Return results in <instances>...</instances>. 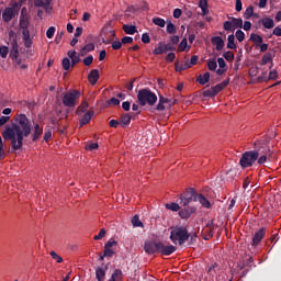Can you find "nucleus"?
Masks as SVG:
<instances>
[{
    "label": "nucleus",
    "instance_id": "1",
    "mask_svg": "<svg viewBox=\"0 0 281 281\" xmlns=\"http://www.w3.org/2000/svg\"><path fill=\"white\" fill-rule=\"evenodd\" d=\"M14 122L11 126L5 125L2 137L11 140L12 150H21L23 148V137H30L32 125L25 114L16 115Z\"/></svg>",
    "mask_w": 281,
    "mask_h": 281
},
{
    "label": "nucleus",
    "instance_id": "2",
    "mask_svg": "<svg viewBox=\"0 0 281 281\" xmlns=\"http://www.w3.org/2000/svg\"><path fill=\"white\" fill-rule=\"evenodd\" d=\"M139 106H155L157 104V94L150 89H140L137 93Z\"/></svg>",
    "mask_w": 281,
    "mask_h": 281
},
{
    "label": "nucleus",
    "instance_id": "3",
    "mask_svg": "<svg viewBox=\"0 0 281 281\" xmlns=\"http://www.w3.org/2000/svg\"><path fill=\"white\" fill-rule=\"evenodd\" d=\"M169 238L173 245H183L190 238V234L188 233L187 227L176 226L171 229Z\"/></svg>",
    "mask_w": 281,
    "mask_h": 281
},
{
    "label": "nucleus",
    "instance_id": "4",
    "mask_svg": "<svg viewBox=\"0 0 281 281\" xmlns=\"http://www.w3.org/2000/svg\"><path fill=\"white\" fill-rule=\"evenodd\" d=\"M260 157V151L256 150H250V151H245L241 155V158L239 159V166L241 168H251L256 161H258V158Z\"/></svg>",
    "mask_w": 281,
    "mask_h": 281
},
{
    "label": "nucleus",
    "instance_id": "5",
    "mask_svg": "<svg viewBox=\"0 0 281 281\" xmlns=\"http://www.w3.org/2000/svg\"><path fill=\"white\" fill-rule=\"evenodd\" d=\"M80 95L81 93L79 90H70L69 92L64 93L61 99L64 106L74 109V106L78 104V100H80Z\"/></svg>",
    "mask_w": 281,
    "mask_h": 281
},
{
    "label": "nucleus",
    "instance_id": "6",
    "mask_svg": "<svg viewBox=\"0 0 281 281\" xmlns=\"http://www.w3.org/2000/svg\"><path fill=\"white\" fill-rule=\"evenodd\" d=\"M256 153H259V157L257 158V164L259 166H265L267 161H273V151L267 145L259 147Z\"/></svg>",
    "mask_w": 281,
    "mask_h": 281
},
{
    "label": "nucleus",
    "instance_id": "7",
    "mask_svg": "<svg viewBox=\"0 0 281 281\" xmlns=\"http://www.w3.org/2000/svg\"><path fill=\"white\" fill-rule=\"evenodd\" d=\"M192 201H196V192L192 188L187 189L186 192L180 194V204L184 207L190 205Z\"/></svg>",
    "mask_w": 281,
    "mask_h": 281
},
{
    "label": "nucleus",
    "instance_id": "8",
    "mask_svg": "<svg viewBox=\"0 0 281 281\" xmlns=\"http://www.w3.org/2000/svg\"><path fill=\"white\" fill-rule=\"evenodd\" d=\"M161 241H153L147 240L144 245V250L148 254V256H153L155 254H159Z\"/></svg>",
    "mask_w": 281,
    "mask_h": 281
},
{
    "label": "nucleus",
    "instance_id": "9",
    "mask_svg": "<svg viewBox=\"0 0 281 281\" xmlns=\"http://www.w3.org/2000/svg\"><path fill=\"white\" fill-rule=\"evenodd\" d=\"M19 14V9L16 7H7L2 12V21L4 23H10Z\"/></svg>",
    "mask_w": 281,
    "mask_h": 281
},
{
    "label": "nucleus",
    "instance_id": "10",
    "mask_svg": "<svg viewBox=\"0 0 281 281\" xmlns=\"http://www.w3.org/2000/svg\"><path fill=\"white\" fill-rule=\"evenodd\" d=\"M113 247H117V241L115 239L111 238L104 245L103 256H105V258H113V256H115V250L113 249Z\"/></svg>",
    "mask_w": 281,
    "mask_h": 281
},
{
    "label": "nucleus",
    "instance_id": "11",
    "mask_svg": "<svg viewBox=\"0 0 281 281\" xmlns=\"http://www.w3.org/2000/svg\"><path fill=\"white\" fill-rule=\"evenodd\" d=\"M223 87L218 83L214 87H212L209 90H205L202 95L203 98H216V95H218V93H221V91H223Z\"/></svg>",
    "mask_w": 281,
    "mask_h": 281
},
{
    "label": "nucleus",
    "instance_id": "12",
    "mask_svg": "<svg viewBox=\"0 0 281 281\" xmlns=\"http://www.w3.org/2000/svg\"><path fill=\"white\" fill-rule=\"evenodd\" d=\"M175 251H177V246L165 245L164 243L160 241V248L158 254H161V256H172Z\"/></svg>",
    "mask_w": 281,
    "mask_h": 281
},
{
    "label": "nucleus",
    "instance_id": "13",
    "mask_svg": "<svg viewBox=\"0 0 281 281\" xmlns=\"http://www.w3.org/2000/svg\"><path fill=\"white\" fill-rule=\"evenodd\" d=\"M266 234L267 228H260L258 232H256L251 241L252 247H258V244L262 243V238H265Z\"/></svg>",
    "mask_w": 281,
    "mask_h": 281
},
{
    "label": "nucleus",
    "instance_id": "14",
    "mask_svg": "<svg viewBox=\"0 0 281 281\" xmlns=\"http://www.w3.org/2000/svg\"><path fill=\"white\" fill-rule=\"evenodd\" d=\"M273 56L274 55L272 53L263 54L259 65L261 67H265V65H269L270 64L269 69H273Z\"/></svg>",
    "mask_w": 281,
    "mask_h": 281
},
{
    "label": "nucleus",
    "instance_id": "15",
    "mask_svg": "<svg viewBox=\"0 0 281 281\" xmlns=\"http://www.w3.org/2000/svg\"><path fill=\"white\" fill-rule=\"evenodd\" d=\"M195 212H196V207H194V206H187V207H184V209L179 211V216L184 218V220H188Z\"/></svg>",
    "mask_w": 281,
    "mask_h": 281
},
{
    "label": "nucleus",
    "instance_id": "16",
    "mask_svg": "<svg viewBox=\"0 0 281 281\" xmlns=\"http://www.w3.org/2000/svg\"><path fill=\"white\" fill-rule=\"evenodd\" d=\"M212 45H215V49L217 52L223 50V47H225V41H223V37L221 36H214L211 38Z\"/></svg>",
    "mask_w": 281,
    "mask_h": 281
},
{
    "label": "nucleus",
    "instance_id": "17",
    "mask_svg": "<svg viewBox=\"0 0 281 281\" xmlns=\"http://www.w3.org/2000/svg\"><path fill=\"white\" fill-rule=\"evenodd\" d=\"M88 80L90 85H98V80H100V71L98 69H93L88 75Z\"/></svg>",
    "mask_w": 281,
    "mask_h": 281
},
{
    "label": "nucleus",
    "instance_id": "18",
    "mask_svg": "<svg viewBox=\"0 0 281 281\" xmlns=\"http://www.w3.org/2000/svg\"><path fill=\"white\" fill-rule=\"evenodd\" d=\"M166 104L170 106V99L159 95V102L156 106V111H166Z\"/></svg>",
    "mask_w": 281,
    "mask_h": 281
},
{
    "label": "nucleus",
    "instance_id": "19",
    "mask_svg": "<svg viewBox=\"0 0 281 281\" xmlns=\"http://www.w3.org/2000/svg\"><path fill=\"white\" fill-rule=\"evenodd\" d=\"M9 38L11 50L19 52V42L16 41V35L14 34V31L9 32Z\"/></svg>",
    "mask_w": 281,
    "mask_h": 281
},
{
    "label": "nucleus",
    "instance_id": "20",
    "mask_svg": "<svg viewBox=\"0 0 281 281\" xmlns=\"http://www.w3.org/2000/svg\"><path fill=\"white\" fill-rule=\"evenodd\" d=\"M93 115H94V112L91 110L86 112L79 122L80 126H85V125L89 124L91 122V119L93 117Z\"/></svg>",
    "mask_w": 281,
    "mask_h": 281
},
{
    "label": "nucleus",
    "instance_id": "21",
    "mask_svg": "<svg viewBox=\"0 0 281 281\" xmlns=\"http://www.w3.org/2000/svg\"><path fill=\"white\" fill-rule=\"evenodd\" d=\"M260 23L266 27V30H272V27H276V22H273V19L271 18H263L260 20Z\"/></svg>",
    "mask_w": 281,
    "mask_h": 281
},
{
    "label": "nucleus",
    "instance_id": "22",
    "mask_svg": "<svg viewBox=\"0 0 281 281\" xmlns=\"http://www.w3.org/2000/svg\"><path fill=\"white\" fill-rule=\"evenodd\" d=\"M196 201H199L202 207H205L206 210H210V207H212V203H210V200H207L203 194H199Z\"/></svg>",
    "mask_w": 281,
    "mask_h": 281
},
{
    "label": "nucleus",
    "instance_id": "23",
    "mask_svg": "<svg viewBox=\"0 0 281 281\" xmlns=\"http://www.w3.org/2000/svg\"><path fill=\"white\" fill-rule=\"evenodd\" d=\"M249 41H251L252 43H255L256 47H260V45H262V43H263L265 40H263L262 36H260L259 34L251 33Z\"/></svg>",
    "mask_w": 281,
    "mask_h": 281
},
{
    "label": "nucleus",
    "instance_id": "24",
    "mask_svg": "<svg viewBox=\"0 0 281 281\" xmlns=\"http://www.w3.org/2000/svg\"><path fill=\"white\" fill-rule=\"evenodd\" d=\"M20 27L22 32H30V18H20Z\"/></svg>",
    "mask_w": 281,
    "mask_h": 281
},
{
    "label": "nucleus",
    "instance_id": "25",
    "mask_svg": "<svg viewBox=\"0 0 281 281\" xmlns=\"http://www.w3.org/2000/svg\"><path fill=\"white\" fill-rule=\"evenodd\" d=\"M106 276V267L104 268H97L95 270V278L98 281H104V277Z\"/></svg>",
    "mask_w": 281,
    "mask_h": 281
},
{
    "label": "nucleus",
    "instance_id": "26",
    "mask_svg": "<svg viewBox=\"0 0 281 281\" xmlns=\"http://www.w3.org/2000/svg\"><path fill=\"white\" fill-rule=\"evenodd\" d=\"M199 8L202 10V16H207V14H210V9H207V0H200Z\"/></svg>",
    "mask_w": 281,
    "mask_h": 281
},
{
    "label": "nucleus",
    "instance_id": "27",
    "mask_svg": "<svg viewBox=\"0 0 281 281\" xmlns=\"http://www.w3.org/2000/svg\"><path fill=\"white\" fill-rule=\"evenodd\" d=\"M41 135H43V130L41 128V125L36 124L32 134L33 142H36Z\"/></svg>",
    "mask_w": 281,
    "mask_h": 281
},
{
    "label": "nucleus",
    "instance_id": "28",
    "mask_svg": "<svg viewBox=\"0 0 281 281\" xmlns=\"http://www.w3.org/2000/svg\"><path fill=\"white\" fill-rule=\"evenodd\" d=\"M196 82H199L200 85H207V82H210V72H204V75H200L196 78Z\"/></svg>",
    "mask_w": 281,
    "mask_h": 281
},
{
    "label": "nucleus",
    "instance_id": "29",
    "mask_svg": "<svg viewBox=\"0 0 281 281\" xmlns=\"http://www.w3.org/2000/svg\"><path fill=\"white\" fill-rule=\"evenodd\" d=\"M131 124V115L125 113L121 116V126L122 128H126Z\"/></svg>",
    "mask_w": 281,
    "mask_h": 281
},
{
    "label": "nucleus",
    "instance_id": "30",
    "mask_svg": "<svg viewBox=\"0 0 281 281\" xmlns=\"http://www.w3.org/2000/svg\"><path fill=\"white\" fill-rule=\"evenodd\" d=\"M123 31L125 32V34H136L137 32V26L136 25H128V24H124L123 25Z\"/></svg>",
    "mask_w": 281,
    "mask_h": 281
},
{
    "label": "nucleus",
    "instance_id": "31",
    "mask_svg": "<svg viewBox=\"0 0 281 281\" xmlns=\"http://www.w3.org/2000/svg\"><path fill=\"white\" fill-rule=\"evenodd\" d=\"M227 41V49H236V36L231 34L228 35Z\"/></svg>",
    "mask_w": 281,
    "mask_h": 281
},
{
    "label": "nucleus",
    "instance_id": "32",
    "mask_svg": "<svg viewBox=\"0 0 281 281\" xmlns=\"http://www.w3.org/2000/svg\"><path fill=\"white\" fill-rule=\"evenodd\" d=\"M233 30H243V19L232 18Z\"/></svg>",
    "mask_w": 281,
    "mask_h": 281
},
{
    "label": "nucleus",
    "instance_id": "33",
    "mask_svg": "<svg viewBox=\"0 0 281 281\" xmlns=\"http://www.w3.org/2000/svg\"><path fill=\"white\" fill-rule=\"evenodd\" d=\"M87 109H89V102H87V100H83L81 104L77 108V115H80V113H86Z\"/></svg>",
    "mask_w": 281,
    "mask_h": 281
},
{
    "label": "nucleus",
    "instance_id": "34",
    "mask_svg": "<svg viewBox=\"0 0 281 281\" xmlns=\"http://www.w3.org/2000/svg\"><path fill=\"white\" fill-rule=\"evenodd\" d=\"M23 41L25 47H32V40L30 37V32H22Z\"/></svg>",
    "mask_w": 281,
    "mask_h": 281
},
{
    "label": "nucleus",
    "instance_id": "35",
    "mask_svg": "<svg viewBox=\"0 0 281 281\" xmlns=\"http://www.w3.org/2000/svg\"><path fill=\"white\" fill-rule=\"evenodd\" d=\"M166 210H170L171 212H179V210H181V206H179L178 203H169L165 205Z\"/></svg>",
    "mask_w": 281,
    "mask_h": 281
},
{
    "label": "nucleus",
    "instance_id": "36",
    "mask_svg": "<svg viewBox=\"0 0 281 281\" xmlns=\"http://www.w3.org/2000/svg\"><path fill=\"white\" fill-rule=\"evenodd\" d=\"M122 276H123L122 270L116 269L112 273L111 279L114 280V281H122Z\"/></svg>",
    "mask_w": 281,
    "mask_h": 281
},
{
    "label": "nucleus",
    "instance_id": "37",
    "mask_svg": "<svg viewBox=\"0 0 281 281\" xmlns=\"http://www.w3.org/2000/svg\"><path fill=\"white\" fill-rule=\"evenodd\" d=\"M132 225L133 227H144V223H142V220H139V215H135L132 218Z\"/></svg>",
    "mask_w": 281,
    "mask_h": 281
},
{
    "label": "nucleus",
    "instance_id": "38",
    "mask_svg": "<svg viewBox=\"0 0 281 281\" xmlns=\"http://www.w3.org/2000/svg\"><path fill=\"white\" fill-rule=\"evenodd\" d=\"M167 50H166V44L165 45H160L158 47H156L154 50H153V54H155V56H159L161 54H166Z\"/></svg>",
    "mask_w": 281,
    "mask_h": 281
},
{
    "label": "nucleus",
    "instance_id": "39",
    "mask_svg": "<svg viewBox=\"0 0 281 281\" xmlns=\"http://www.w3.org/2000/svg\"><path fill=\"white\" fill-rule=\"evenodd\" d=\"M153 24L158 25V27H166V20H164L161 18H154Z\"/></svg>",
    "mask_w": 281,
    "mask_h": 281
},
{
    "label": "nucleus",
    "instance_id": "40",
    "mask_svg": "<svg viewBox=\"0 0 281 281\" xmlns=\"http://www.w3.org/2000/svg\"><path fill=\"white\" fill-rule=\"evenodd\" d=\"M61 67L65 71H69V69L71 68V60H69V58H64L61 61Z\"/></svg>",
    "mask_w": 281,
    "mask_h": 281
},
{
    "label": "nucleus",
    "instance_id": "41",
    "mask_svg": "<svg viewBox=\"0 0 281 281\" xmlns=\"http://www.w3.org/2000/svg\"><path fill=\"white\" fill-rule=\"evenodd\" d=\"M223 27H224L225 32H234L235 31L234 24L232 23V21H225L223 23Z\"/></svg>",
    "mask_w": 281,
    "mask_h": 281
},
{
    "label": "nucleus",
    "instance_id": "42",
    "mask_svg": "<svg viewBox=\"0 0 281 281\" xmlns=\"http://www.w3.org/2000/svg\"><path fill=\"white\" fill-rule=\"evenodd\" d=\"M167 33L168 34H177V26H175V23H172V22L167 23Z\"/></svg>",
    "mask_w": 281,
    "mask_h": 281
},
{
    "label": "nucleus",
    "instance_id": "43",
    "mask_svg": "<svg viewBox=\"0 0 281 281\" xmlns=\"http://www.w3.org/2000/svg\"><path fill=\"white\" fill-rule=\"evenodd\" d=\"M216 67H218V64H216V59H210L207 61V68L210 71H216Z\"/></svg>",
    "mask_w": 281,
    "mask_h": 281
},
{
    "label": "nucleus",
    "instance_id": "44",
    "mask_svg": "<svg viewBox=\"0 0 281 281\" xmlns=\"http://www.w3.org/2000/svg\"><path fill=\"white\" fill-rule=\"evenodd\" d=\"M188 48V38H183L179 46H178V52H186V49Z\"/></svg>",
    "mask_w": 281,
    "mask_h": 281
},
{
    "label": "nucleus",
    "instance_id": "45",
    "mask_svg": "<svg viewBox=\"0 0 281 281\" xmlns=\"http://www.w3.org/2000/svg\"><path fill=\"white\" fill-rule=\"evenodd\" d=\"M250 16H254V7L249 5L244 12V19L249 20Z\"/></svg>",
    "mask_w": 281,
    "mask_h": 281
},
{
    "label": "nucleus",
    "instance_id": "46",
    "mask_svg": "<svg viewBox=\"0 0 281 281\" xmlns=\"http://www.w3.org/2000/svg\"><path fill=\"white\" fill-rule=\"evenodd\" d=\"M223 57H224L225 60H227L228 63H232V60H234V53H233L232 50L224 52V53H223Z\"/></svg>",
    "mask_w": 281,
    "mask_h": 281
},
{
    "label": "nucleus",
    "instance_id": "47",
    "mask_svg": "<svg viewBox=\"0 0 281 281\" xmlns=\"http://www.w3.org/2000/svg\"><path fill=\"white\" fill-rule=\"evenodd\" d=\"M235 36L239 43H243V41H245V32H243V30H237Z\"/></svg>",
    "mask_w": 281,
    "mask_h": 281
},
{
    "label": "nucleus",
    "instance_id": "48",
    "mask_svg": "<svg viewBox=\"0 0 281 281\" xmlns=\"http://www.w3.org/2000/svg\"><path fill=\"white\" fill-rule=\"evenodd\" d=\"M9 53H10V49L8 48V46H0L1 58H8Z\"/></svg>",
    "mask_w": 281,
    "mask_h": 281
},
{
    "label": "nucleus",
    "instance_id": "49",
    "mask_svg": "<svg viewBox=\"0 0 281 281\" xmlns=\"http://www.w3.org/2000/svg\"><path fill=\"white\" fill-rule=\"evenodd\" d=\"M269 77H267V71L262 72L261 76L257 78L258 83L268 82Z\"/></svg>",
    "mask_w": 281,
    "mask_h": 281
},
{
    "label": "nucleus",
    "instance_id": "50",
    "mask_svg": "<svg viewBox=\"0 0 281 281\" xmlns=\"http://www.w3.org/2000/svg\"><path fill=\"white\" fill-rule=\"evenodd\" d=\"M106 236V229L101 228L99 234L94 236V240H102Z\"/></svg>",
    "mask_w": 281,
    "mask_h": 281
},
{
    "label": "nucleus",
    "instance_id": "51",
    "mask_svg": "<svg viewBox=\"0 0 281 281\" xmlns=\"http://www.w3.org/2000/svg\"><path fill=\"white\" fill-rule=\"evenodd\" d=\"M54 34H56V27L54 26L48 27V30L46 31L47 38H54Z\"/></svg>",
    "mask_w": 281,
    "mask_h": 281
},
{
    "label": "nucleus",
    "instance_id": "52",
    "mask_svg": "<svg viewBox=\"0 0 281 281\" xmlns=\"http://www.w3.org/2000/svg\"><path fill=\"white\" fill-rule=\"evenodd\" d=\"M5 159V149H3V138L0 136V160Z\"/></svg>",
    "mask_w": 281,
    "mask_h": 281
},
{
    "label": "nucleus",
    "instance_id": "53",
    "mask_svg": "<svg viewBox=\"0 0 281 281\" xmlns=\"http://www.w3.org/2000/svg\"><path fill=\"white\" fill-rule=\"evenodd\" d=\"M50 256L53 260H56V262L58 263L63 262V257H60V255H58L56 251H50Z\"/></svg>",
    "mask_w": 281,
    "mask_h": 281
},
{
    "label": "nucleus",
    "instance_id": "54",
    "mask_svg": "<svg viewBox=\"0 0 281 281\" xmlns=\"http://www.w3.org/2000/svg\"><path fill=\"white\" fill-rule=\"evenodd\" d=\"M20 19H30V14L27 13V8L23 7L21 9Z\"/></svg>",
    "mask_w": 281,
    "mask_h": 281
},
{
    "label": "nucleus",
    "instance_id": "55",
    "mask_svg": "<svg viewBox=\"0 0 281 281\" xmlns=\"http://www.w3.org/2000/svg\"><path fill=\"white\" fill-rule=\"evenodd\" d=\"M92 63H93L92 55H89L88 57L83 58V65H86V67H89Z\"/></svg>",
    "mask_w": 281,
    "mask_h": 281
},
{
    "label": "nucleus",
    "instance_id": "56",
    "mask_svg": "<svg viewBox=\"0 0 281 281\" xmlns=\"http://www.w3.org/2000/svg\"><path fill=\"white\" fill-rule=\"evenodd\" d=\"M176 58H177V55H176L175 53H169V54L166 56V61H167V63H173Z\"/></svg>",
    "mask_w": 281,
    "mask_h": 281
},
{
    "label": "nucleus",
    "instance_id": "57",
    "mask_svg": "<svg viewBox=\"0 0 281 281\" xmlns=\"http://www.w3.org/2000/svg\"><path fill=\"white\" fill-rule=\"evenodd\" d=\"M98 147H99L98 143H90L86 145V150H97Z\"/></svg>",
    "mask_w": 281,
    "mask_h": 281
},
{
    "label": "nucleus",
    "instance_id": "58",
    "mask_svg": "<svg viewBox=\"0 0 281 281\" xmlns=\"http://www.w3.org/2000/svg\"><path fill=\"white\" fill-rule=\"evenodd\" d=\"M278 79V71L271 70L268 76V80H277Z\"/></svg>",
    "mask_w": 281,
    "mask_h": 281
},
{
    "label": "nucleus",
    "instance_id": "59",
    "mask_svg": "<svg viewBox=\"0 0 281 281\" xmlns=\"http://www.w3.org/2000/svg\"><path fill=\"white\" fill-rule=\"evenodd\" d=\"M78 63H80V55L79 54H77L72 57L71 67H76V65H78Z\"/></svg>",
    "mask_w": 281,
    "mask_h": 281
},
{
    "label": "nucleus",
    "instance_id": "60",
    "mask_svg": "<svg viewBox=\"0 0 281 281\" xmlns=\"http://www.w3.org/2000/svg\"><path fill=\"white\" fill-rule=\"evenodd\" d=\"M122 42H120V41H114L113 43H112V48L113 49H115V50H117V49H122Z\"/></svg>",
    "mask_w": 281,
    "mask_h": 281
},
{
    "label": "nucleus",
    "instance_id": "61",
    "mask_svg": "<svg viewBox=\"0 0 281 281\" xmlns=\"http://www.w3.org/2000/svg\"><path fill=\"white\" fill-rule=\"evenodd\" d=\"M9 56H10V58H12V60H18L19 59V50H10Z\"/></svg>",
    "mask_w": 281,
    "mask_h": 281
},
{
    "label": "nucleus",
    "instance_id": "62",
    "mask_svg": "<svg viewBox=\"0 0 281 281\" xmlns=\"http://www.w3.org/2000/svg\"><path fill=\"white\" fill-rule=\"evenodd\" d=\"M216 267H218V263H213V265L209 268L207 272H209L211 276H214V274L216 273Z\"/></svg>",
    "mask_w": 281,
    "mask_h": 281
},
{
    "label": "nucleus",
    "instance_id": "63",
    "mask_svg": "<svg viewBox=\"0 0 281 281\" xmlns=\"http://www.w3.org/2000/svg\"><path fill=\"white\" fill-rule=\"evenodd\" d=\"M142 43H145V44L150 43V35H148V33H144L142 35Z\"/></svg>",
    "mask_w": 281,
    "mask_h": 281
},
{
    "label": "nucleus",
    "instance_id": "64",
    "mask_svg": "<svg viewBox=\"0 0 281 281\" xmlns=\"http://www.w3.org/2000/svg\"><path fill=\"white\" fill-rule=\"evenodd\" d=\"M272 34L274 36H281V27L280 26L274 27L272 31Z\"/></svg>",
    "mask_w": 281,
    "mask_h": 281
}]
</instances>
